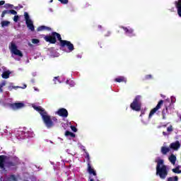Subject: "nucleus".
<instances>
[{"mask_svg":"<svg viewBox=\"0 0 181 181\" xmlns=\"http://www.w3.org/2000/svg\"><path fill=\"white\" fill-rule=\"evenodd\" d=\"M57 39L59 42V46L61 49H64V47H67L69 52H73V50H74V45L71 43V42L62 40V35L57 32H52L51 35H47L44 37V40H45V42H47L51 45L56 44V42H57Z\"/></svg>","mask_w":181,"mask_h":181,"instance_id":"f257e3e1","label":"nucleus"},{"mask_svg":"<svg viewBox=\"0 0 181 181\" xmlns=\"http://www.w3.org/2000/svg\"><path fill=\"white\" fill-rule=\"evenodd\" d=\"M33 108L35 110V111H37L39 114L42 117V119L45 125L48 128V129H50V128H53L54 127L55 124H59V119L57 117L47 115V112L45 110V109L42 108V106H33Z\"/></svg>","mask_w":181,"mask_h":181,"instance_id":"f03ea898","label":"nucleus"},{"mask_svg":"<svg viewBox=\"0 0 181 181\" xmlns=\"http://www.w3.org/2000/svg\"><path fill=\"white\" fill-rule=\"evenodd\" d=\"M155 162L157 163L156 175L159 176L162 180L166 179V176H168L169 172L168 171V166L163 164L165 161L163 159H159L156 160Z\"/></svg>","mask_w":181,"mask_h":181,"instance_id":"7ed1b4c3","label":"nucleus"},{"mask_svg":"<svg viewBox=\"0 0 181 181\" xmlns=\"http://www.w3.org/2000/svg\"><path fill=\"white\" fill-rule=\"evenodd\" d=\"M86 156L85 158L86 159V162H87V172L88 173H89V175H93V176H94L95 177H97V171H95V170L93 169V167H91V160H90V154L88 153V152H87V150L83 149Z\"/></svg>","mask_w":181,"mask_h":181,"instance_id":"20e7f679","label":"nucleus"},{"mask_svg":"<svg viewBox=\"0 0 181 181\" xmlns=\"http://www.w3.org/2000/svg\"><path fill=\"white\" fill-rule=\"evenodd\" d=\"M142 107V103H141V95H136L134 99L133 102L130 104V108L133 111L139 112Z\"/></svg>","mask_w":181,"mask_h":181,"instance_id":"39448f33","label":"nucleus"},{"mask_svg":"<svg viewBox=\"0 0 181 181\" xmlns=\"http://www.w3.org/2000/svg\"><path fill=\"white\" fill-rule=\"evenodd\" d=\"M24 18L25 21V23L27 25V28L31 30V32H35V25H33V21L30 19L29 16V13L28 12L24 13Z\"/></svg>","mask_w":181,"mask_h":181,"instance_id":"423d86ee","label":"nucleus"},{"mask_svg":"<svg viewBox=\"0 0 181 181\" xmlns=\"http://www.w3.org/2000/svg\"><path fill=\"white\" fill-rule=\"evenodd\" d=\"M163 105V100H159L157 105L150 111V113L148 115V118L149 119L152 118V117H153L155 113H156L158 110H160V108H162Z\"/></svg>","mask_w":181,"mask_h":181,"instance_id":"0eeeda50","label":"nucleus"},{"mask_svg":"<svg viewBox=\"0 0 181 181\" xmlns=\"http://www.w3.org/2000/svg\"><path fill=\"white\" fill-rule=\"evenodd\" d=\"M11 53L15 54V56H18V57H23V53H22L21 51L18 49V47L15 43H11Z\"/></svg>","mask_w":181,"mask_h":181,"instance_id":"6e6552de","label":"nucleus"},{"mask_svg":"<svg viewBox=\"0 0 181 181\" xmlns=\"http://www.w3.org/2000/svg\"><path fill=\"white\" fill-rule=\"evenodd\" d=\"M56 114L59 117H62V118H67L69 117V112L66 110V108H59Z\"/></svg>","mask_w":181,"mask_h":181,"instance_id":"1a4fd4ad","label":"nucleus"},{"mask_svg":"<svg viewBox=\"0 0 181 181\" xmlns=\"http://www.w3.org/2000/svg\"><path fill=\"white\" fill-rule=\"evenodd\" d=\"M10 108L16 111V110H21V108H23L25 107V103H14L9 104Z\"/></svg>","mask_w":181,"mask_h":181,"instance_id":"9d476101","label":"nucleus"},{"mask_svg":"<svg viewBox=\"0 0 181 181\" xmlns=\"http://www.w3.org/2000/svg\"><path fill=\"white\" fill-rule=\"evenodd\" d=\"M6 159V156H0V169L5 170V160Z\"/></svg>","mask_w":181,"mask_h":181,"instance_id":"9b49d317","label":"nucleus"},{"mask_svg":"<svg viewBox=\"0 0 181 181\" xmlns=\"http://www.w3.org/2000/svg\"><path fill=\"white\" fill-rule=\"evenodd\" d=\"M170 149H174V151H177L180 148V143L179 141L172 143L170 145Z\"/></svg>","mask_w":181,"mask_h":181,"instance_id":"f8f14e48","label":"nucleus"},{"mask_svg":"<svg viewBox=\"0 0 181 181\" xmlns=\"http://www.w3.org/2000/svg\"><path fill=\"white\" fill-rule=\"evenodd\" d=\"M37 32H42L43 30L50 31V30H52V28L50 27H47L46 25H41L37 28Z\"/></svg>","mask_w":181,"mask_h":181,"instance_id":"ddd939ff","label":"nucleus"},{"mask_svg":"<svg viewBox=\"0 0 181 181\" xmlns=\"http://www.w3.org/2000/svg\"><path fill=\"white\" fill-rule=\"evenodd\" d=\"M122 29H123V30H124L125 33H127V35H133L134 34V29L132 28H128L127 27H122Z\"/></svg>","mask_w":181,"mask_h":181,"instance_id":"4468645a","label":"nucleus"},{"mask_svg":"<svg viewBox=\"0 0 181 181\" xmlns=\"http://www.w3.org/2000/svg\"><path fill=\"white\" fill-rule=\"evenodd\" d=\"M116 83H127V78L124 76H119L115 79Z\"/></svg>","mask_w":181,"mask_h":181,"instance_id":"2eb2a0df","label":"nucleus"},{"mask_svg":"<svg viewBox=\"0 0 181 181\" xmlns=\"http://www.w3.org/2000/svg\"><path fill=\"white\" fill-rule=\"evenodd\" d=\"M170 151V148H169V147H166V146L161 147L160 152L163 155H168V152Z\"/></svg>","mask_w":181,"mask_h":181,"instance_id":"dca6fc26","label":"nucleus"},{"mask_svg":"<svg viewBox=\"0 0 181 181\" xmlns=\"http://www.w3.org/2000/svg\"><path fill=\"white\" fill-rule=\"evenodd\" d=\"M168 160H170L172 165H176V156L171 154L168 158Z\"/></svg>","mask_w":181,"mask_h":181,"instance_id":"f3484780","label":"nucleus"},{"mask_svg":"<svg viewBox=\"0 0 181 181\" xmlns=\"http://www.w3.org/2000/svg\"><path fill=\"white\" fill-rule=\"evenodd\" d=\"M173 173L180 174L181 173V165H177L176 168L172 169Z\"/></svg>","mask_w":181,"mask_h":181,"instance_id":"a211bd4d","label":"nucleus"},{"mask_svg":"<svg viewBox=\"0 0 181 181\" xmlns=\"http://www.w3.org/2000/svg\"><path fill=\"white\" fill-rule=\"evenodd\" d=\"M9 76H11V71H4L1 74L2 78H9Z\"/></svg>","mask_w":181,"mask_h":181,"instance_id":"6ab92c4d","label":"nucleus"},{"mask_svg":"<svg viewBox=\"0 0 181 181\" xmlns=\"http://www.w3.org/2000/svg\"><path fill=\"white\" fill-rule=\"evenodd\" d=\"M65 136H71V138H76V134L71 132L66 131L65 132Z\"/></svg>","mask_w":181,"mask_h":181,"instance_id":"aec40b11","label":"nucleus"},{"mask_svg":"<svg viewBox=\"0 0 181 181\" xmlns=\"http://www.w3.org/2000/svg\"><path fill=\"white\" fill-rule=\"evenodd\" d=\"M5 86H6V81H2L0 83V93H4L2 88L5 87Z\"/></svg>","mask_w":181,"mask_h":181,"instance_id":"412c9836","label":"nucleus"},{"mask_svg":"<svg viewBox=\"0 0 181 181\" xmlns=\"http://www.w3.org/2000/svg\"><path fill=\"white\" fill-rule=\"evenodd\" d=\"M1 26L2 28H5L6 26H9L11 22L8 21H1Z\"/></svg>","mask_w":181,"mask_h":181,"instance_id":"4be33fe9","label":"nucleus"},{"mask_svg":"<svg viewBox=\"0 0 181 181\" xmlns=\"http://www.w3.org/2000/svg\"><path fill=\"white\" fill-rule=\"evenodd\" d=\"M177 180H179V177L177 176H175V177H168L167 181H177Z\"/></svg>","mask_w":181,"mask_h":181,"instance_id":"5701e85b","label":"nucleus"},{"mask_svg":"<svg viewBox=\"0 0 181 181\" xmlns=\"http://www.w3.org/2000/svg\"><path fill=\"white\" fill-rule=\"evenodd\" d=\"M12 166H15V163H13L12 161H8L6 163L7 168H12Z\"/></svg>","mask_w":181,"mask_h":181,"instance_id":"b1692460","label":"nucleus"},{"mask_svg":"<svg viewBox=\"0 0 181 181\" xmlns=\"http://www.w3.org/2000/svg\"><path fill=\"white\" fill-rule=\"evenodd\" d=\"M165 112H168V107H165V109H163L162 110V116H163V119H165L166 117H165Z\"/></svg>","mask_w":181,"mask_h":181,"instance_id":"393cba45","label":"nucleus"},{"mask_svg":"<svg viewBox=\"0 0 181 181\" xmlns=\"http://www.w3.org/2000/svg\"><path fill=\"white\" fill-rule=\"evenodd\" d=\"M8 180L16 181V176L15 175H10Z\"/></svg>","mask_w":181,"mask_h":181,"instance_id":"a878e982","label":"nucleus"},{"mask_svg":"<svg viewBox=\"0 0 181 181\" xmlns=\"http://www.w3.org/2000/svg\"><path fill=\"white\" fill-rule=\"evenodd\" d=\"M40 42V40H39L38 39H33L32 40V43H33V45H37V43H39Z\"/></svg>","mask_w":181,"mask_h":181,"instance_id":"bb28decb","label":"nucleus"},{"mask_svg":"<svg viewBox=\"0 0 181 181\" xmlns=\"http://www.w3.org/2000/svg\"><path fill=\"white\" fill-rule=\"evenodd\" d=\"M167 131H168V132H173V126L170 125V126L167 128Z\"/></svg>","mask_w":181,"mask_h":181,"instance_id":"cd10ccee","label":"nucleus"},{"mask_svg":"<svg viewBox=\"0 0 181 181\" xmlns=\"http://www.w3.org/2000/svg\"><path fill=\"white\" fill-rule=\"evenodd\" d=\"M61 4H63L64 5H66L69 4V0H58Z\"/></svg>","mask_w":181,"mask_h":181,"instance_id":"c85d7f7f","label":"nucleus"},{"mask_svg":"<svg viewBox=\"0 0 181 181\" xmlns=\"http://www.w3.org/2000/svg\"><path fill=\"white\" fill-rule=\"evenodd\" d=\"M21 135L23 139L28 138V134L25 132H21Z\"/></svg>","mask_w":181,"mask_h":181,"instance_id":"c756f323","label":"nucleus"},{"mask_svg":"<svg viewBox=\"0 0 181 181\" xmlns=\"http://www.w3.org/2000/svg\"><path fill=\"white\" fill-rule=\"evenodd\" d=\"M8 13H11V15H18V12L15 10H10L8 11Z\"/></svg>","mask_w":181,"mask_h":181,"instance_id":"7c9ffc66","label":"nucleus"},{"mask_svg":"<svg viewBox=\"0 0 181 181\" xmlns=\"http://www.w3.org/2000/svg\"><path fill=\"white\" fill-rule=\"evenodd\" d=\"M13 88H21V87H19V86H9L8 87V90H10V91H11V90L13 89Z\"/></svg>","mask_w":181,"mask_h":181,"instance_id":"2f4dec72","label":"nucleus"},{"mask_svg":"<svg viewBox=\"0 0 181 181\" xmlns=\"http://www.w3.org/2000/svg\"><path fill=\"white\" fill-rule=\"evenodd\" d=\"M151 78H152V75H151V74L146 75L145 76L146 80H150Z\"/></svg>","mask_w":181,"mask_h":181,"instance_id":"473e14b6","label":"nucleus"},{"mask_svg":"<svg viewBox=\"0 0 181 181\" xmlns=\"http://www.w3.org/2000/svg\"><path fill=\"white\" fill-rule=\"evenodd\" d=\"M71 129L74 132H77V128H76V127H74V126H71Z\"/></svg>","mask_w":181,"mask_h":181,"instance_id":"72a5a7b5","label":"nucleus"},{"mask_svg":"<svg viewBox=\"0 0 181 181\" xmlns=\"http://www.w3.org/2000/svg\"><path fill=\"white\" fill-rule=\"evenodd\" d=\"M14 22H18L19 21V16H15L13 18Z\"/></svg>","mask_w":181,"mask_h":181,"instance_id":"f704fd0d","label":"nucleus"},{"mask_svg":"<svg viewBox=\"0 0 181 181\" xmlns=\"http://www.w3.org/2000/svg\"><path fill=\"white\" fill-rule=\"evenodd\" d=\"M2 5H5V1H0V6H2Z\"/></svg>","mask_w":181,"mask_h":181,"instance_id":"c9c22d12","label":"nucleus"},{"mask_svg":"<svg viewBox=\"0 0 181 181\" xmlns=\"http://www.w3.org/2000/svg\"><path fill=\"white\" fill-rule=\"evenodd\" d=\"M3 13H4L5 15H6V13H9V11H8V10H4V11H3Z\"/></svg>","mask_w":181,"mask_h":181,"instance_id":"e433bc0d","label":"nucleus"},{"mask_svg":"<svg viewBox=\"0 0 181 181\" xmlns=\"http://www.w3.org/2000/svg\"><path fill=\"white\" fill-rule=\"evenodd\" d=\"M88 181H94V178H92L91 176H90ZM97 181H100V180H98Z\"/></svg>","mask_w":181,"mask_h":181,"instance_id":"4c0bfd02","label":"nucleus"},{"mask_svg":"<svg viewBox=\"0 0 181 181\" xmlns=\"http://www.w3.org/2000/svg\"><path fill=\"white\" fill-rule=\"evenodd\" d=\"M56 80H59V76H55L53 79L54 81H56Z\"/></svg>","mask_w":181,"mask_h":181,"instance_id":"58836bf2","label":"nucleus"},{"mask_svg":"<svg viewBox=\"0 0 181 181\" xmlns=\"http://www.w3.org/2000/svg\"><path fill=\"white\" fill-rule=\"evenodd\" d=\"M163 135L164 136H166V135H168V133H166V132H163Z\"/></svg>","mask_w":181,"mask_h":181,"instance_id":"ea45409f","label":"nucleus"},{"mask_svg":"<svg viewBox=\"0 0 181 181\" xmlns=\"http://www.w3.org/2000/svg\"><path fill=\"white\" fill-rule=\"evenodd\" d=\"M5 17V13H4V12H2L1 13V18H4Z\"/></svg>","mask_w":181,"mask_h":181,"instance_id":"a19ab883","label":"nucleus"},{"mask_svg":"<svg viewBox=\"0 0 181 181\" xmlns=\"http://www.w3.org/2000/svg\"><path fill=\"white\" fill-rule=\"evenodd\" d=\"M102 28H103V26L98 25V28H99V29H101Z\"/></svg>","mask_w":181,"mask_h":181,"instance_id":"79ce46f5","label":"nucleus"},{"mask_svg":"<svg viewBox=\"0 0 181 181\" xmlns=\"http://www.w3.org/2000/svg\"><path fill=\"white\" fill-rule=\"evenodd\" d=\"M26 87H27L26 85H24V87L23 88H26Z\"/></svg>","mask_w":181,"mask_h":181,"instance_id":"37998d69","label":"nucleus"},{"mask_svg":"<svg viewBox=\"0 0 181 181\" xmlns=\"http://www.w3.org/2000/svg\"><path fill=\"white\" fill-rule=\"evenodd\" d=\"M49 2H53V0H51Z\"/></svg>","mask_w":181,"mask_h":181,"instance_id":"c03bdc74","label":"nucleus"},{"mask_svg":"<svg viewBox=\"0 0 181 181\" xmlns=\"http://www.w3.org/2000/svg\"><path fill=\"white\" fill-rule=\"evenodd\" d=\"M133 36H135V34H133Z\"/></svg>","mask_w":181,"mask_h":181,"instance_id":"a18cd8bd","label":"nucleus"}]
</instances>
